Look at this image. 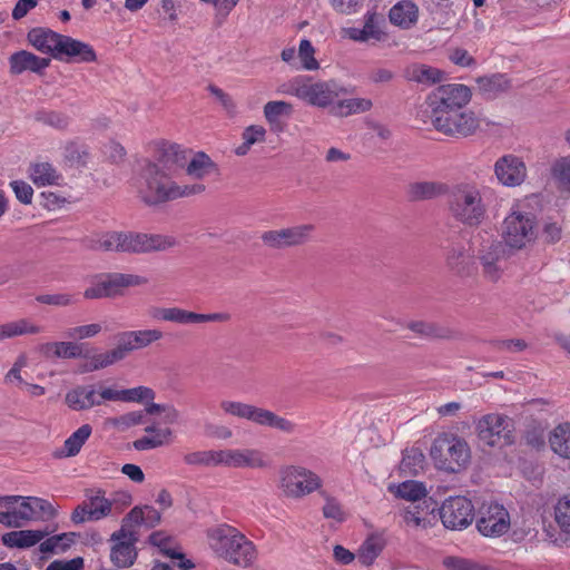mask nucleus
<instances>
[{
    "label": "nucleus",
    "mask_w": 570,
    "mask_h": 570,
    "mask_svg": "<svg viewBox=\"0 0 570 570\" xmlns=\"http://www.w3.org/2000/svg\"><path fill=\"white\" fill-rule=\"evenodd\" d=\"M185 165V149L175 144L165 146L157 161H147L139 174L137 191L140 199L146 205L155 206L203 194L206 186L202 183L179 185L173 179Z\"/></svg>",
    "instance_id": "nucleus-1"
},
{
    "label": "nucleus",
    "mask_w": 570,
    "mask_h": 570,
    "mask_svg": "<svg viewBox=\"0 0 570 570\" xmlns=\"http://www.w3.org/2000/svg\"><path fill=\"white\" fill-rule=\"evenodd\" d=\"M445 207L450 218L464 227H479L488 216V205L481 186L473 180L449 185Z\"/></svg>",
    "instance_id": "nucleus-2"
},
{
    "label": "nucleus",
    "mask_w": 570,
    "mask_h": 570,
    "mask_svg": "<svg viewBox=\"0 0 570 570\" xmlns=\"http://www.w3.org/2000/svg\"><path fill=\"white\" fill-rule=\"evenodd\" d=\"M474 271L488 283H498L504 275L512 250L494 235L476 233L471 242Z\"/></svg>",
    "instance_id": "nucleus-3"
},
{
    "label": "nucleus",
    "mask_w": 570,
    "mask_h": 570,
    "mask_svg": "<svg viewBox=\"0 0 570 570\" xmlns=\"http://www.w3.org/2000/svg\"><path fill=\"white\" fill-rule=\"evenodd\" d=\"M210 549L220 558L239 567H248L256 559V548L236 528L228 524L207 530Z\"/></svg>",
    "instance_id": "nucleus-4"
},
{
    "label": "nucleus",
    "mask_w": 570,
    "mask_h": 570,
    "mask_svg": "<svg viewBox=\"0 0 570 570\" xmlns=\"http://www.w3.org/2000/svg\"><path fill=\"white\" fill-rule=\"evenodd\" d=\"M279 91L295 96L313 107L328 109L330 114L337 99L348 94L345 87L333 79L312 81L307 76L294 77L284 83Z\"/></svg>",
    "instance_id": "nucleus-5"
},
{
    "label": "nucleus",
    "mask_w": 570,
    "mask_h": 570,
    "mask_svg": "<svg viewBox=\"0 0 570 570\" xmlns=\"http://www.w3.org/2000/svg\"><path fill=\"white\" fill-rule=\"evenodd\" d=\"M173 245L174 240L161 235L114 230L104 233L92 239L90 247L96 250L140 254L165 250Z\"/></svg>",
    "instance_id": "nucleus-6"
},
{
    "label": "nucleus",
    "mask_w": 570,
    "mask_h": 570,
    "mask_svg": "<svg viewBox=\"0 0 570 570\" xmlns=\"http://www.w3.org/2000/svg\"><path fill=\"white\" fill-rule=\"evenodd\" d=\"M430 456L438 470L460 473L471 463V449L463 438L453 433H441L431 445Z\"/></svg>",
    "instance_id": "nucleus-7"
},
{
    "label": "nucleus",
    "mask_w": 570,
    "mask_h": 570,
    "mask_svg": "<svg viewBox=\"0 0 570 570\" xmlns=\"http://www.w3.org/2000/svg\"><path fill=\"white\" fill-rule=\"evenodd\" d=\"M537 237L535 216L513 205L501 224V239L512 252L522 250Z\"/></svg>",
    "instance_id": "nucleus-8"
},
{
    "label": "nucleus",
    "mask_w": 570,
    "mask_h": 570,
    "mask_svg": "<svg viewBox=\"0 0 570 570\" xmlns=\"http://www.w3.org/2000/svg\"><path fill=\"white\" fill-rule=\"evenodd\" d=\"M479 440L489 446L503 448L514 443V422L508 415L489 413L475 423Z\"/></svg>",
    "instance_id": "nucleus-9"
},
{
    "label": "nucleus",
    "mask_w": 570,
    "mask_h": 570,
    "mask_svg": "<svg viewBox=\"0 0 570 570\" xmlns=\"http://www.w3.org/2000/svg\"><path fill=\"white\" fill-rule=\"evenodd\" d=\"M19 508L0 511V523L7 528L20 527L22 521H49L57 514L55 507L45 499L21 497Z\"/></svg>",
    "instance_id": "nucleus-10"
},
{
    "label": "nucleus",
    "mask_w": 570,
    "mask_h": 570,
    "mask_svg": "<svg viewBox=\"0 0 570 570\" xmlns=\"http://www.w3.org/2000/svg\"><path fill=\"white\" fill-rule=\"evenodd\" d=\"M147 283L148 279L139 275L124 273L102 274L86 288L83 297L87 299L117 297L122 295L124 288L140 286Z\"/></svg>",
    "instance_id": "nucleus-11"
},
{
    "label": "nucleus",
    "mask_w": 570,
    "mask_h": 570,
    "mask_svg": "<svg viewBox=\"0 0 570 570\" xmlns=\"http://www.w3.org/2000/svg\"><path fill=\"white\" fill-rule=\"evenodd\" d=\"M281 489L288 498H303L322 485L321 478L303 466L289 465L279 471Z\"/></svg>",
    "instance_id": "nucleus-12"
},
{
    "label": "nucleus",
    "mask_w": 570,
    "mask_h": 570,
    "mask_svg": "<svg viewBox=\"0 0 570 570\" xmlns=\"http://www.w3.org/2000/svg\"><path fill=\"white\" fill-rule=\"evenodd\" d=\"M315 226L313 224L294 225L262 233L261 240L267 248L285 249L303 246L312 239Z\"/></svg>",
    "instance_id": "nucleus-13"
},
{
    "label": "nucleus",
    "mask_w": 570,
    "mask_h": 570,
    "mask_svg": "<svg viewBox=\"0 0 570 570\" xmlns=\"http://www.w3.org/2000/svg\"><path fill=\"white\" fill-rule=\"evenodd\" d=\"M440 518L445 528L462 530L474 519V507L465 497H451L440 508Z\"/></svg>",
    "instance_id": "nucleus-14"
},
{
    "label": "nucleus",
    "mask_w": 570,
    "mask_h": 570,
    "mask_svg": "<svg viewBox=\"0 0 570 570\" xmlns=\"http://www.w3.org/2000/svg\"><path fill=\"white\" fill-rule=\"evenodd\" d=\"M114 543L110 549V561L117 568L125 569L131 567L137 559L136 542L137 533L129 529H119L110 535Z\"/></svg>",
    "instance_id": "nucleus-15"
},
{
    "label": "nucleus",
    "mask_w": 570,
    "mask_h": 570,
    "mask_svg": "<svg viewBox=\"0 0 570 570\" xmlns=\"http://www.w3.org/2000/svg\"><path fill=\"white\" fill-rule=\"evenodd\" d=\"M493 170L498 181L505 187L520 186L528 177L525 163L514 154L499 157L494 163Z\"/></svg>",
    "instance_id": "nucleus-16"
},
{
    "label": "nucleus",
    "mask_w": 570,
    "mask_h": 570,
    "mask_svg": "<svg viewBox=\"0 0 570 570\" xmlns=\"http://www.w3.org/2000/svg\"><path fill=\"white\" fill-rule=\"evenodd\" d=\"M509 512L498 503L483 507L476 521V528L484 537H500L509 530Z\"/></svg>",
    "instance_id": "nucleus-17"
},
{
    "label": "nucleus",
    "mask_w": 570,
    "mask_h": 570,
    "mask_svg": "<svg viewBox=\"0 0 570 570\" xmlns=\"http://www.w3.org/2000/svg\"><path fill=\"white\" fill-rule=\"evenodd\" d=\"M449 118L448 122H433L434 128L448 136H462L468 137L475 132V130L480 126V119L474 115L473 111L463 110V108H458V110L449 111L445 115Z\"/></svg>",
    "instance_id": "nucleus-18"
},
{
    "label": "nucleus",
    "mask_w": 570,
    "mask_h": 570,
    "mask_svg": "<svg viewBox=\"0 0 570 570\" xmlns=\"http://www.w3.org/2000/svg\"><path fill=\"white\" fill-rule=\"evenodd\" d=\"M219 465L229 468L262 469L267 465L265 454L257 449L219 450Z\"/></svg>",
    "instance_id": "nucleus-19"
},
{
    "label": "nucleus",
    "mask_w": 570,
    "mask_h": 570,
    "mask_svg": "<svg viewBox=\"0 0 570 570\" xmlns=\"http://www.w3.org/2000/svg\"><path fill=\"white\" fill-rule=\"evenodd\" d=\"M383 16L367 11L364 16V24L362 28L350 27L343 29L344 37L356 42H368L371 40L382 41L386 37L383 26Z\"/></svg>",
    "instance_id": "nucleus-20"
},
{
    "label": "nucleus",
    "mask_w": 570,
    "mask_h": 570,
    "mask_svg": "<svg viewBox=\"0 0 570 570\" xmlns=\"http://www.w3.org/2000/svg\"><path fill=\"white\" fill-rule=\"evenodd\" d=\"M104 401L106 400L101 396V390L98 391L94 384L77 385L65 395L66 405L76 412L100 406Z\"/></svg>",
    "instance_id": "nucleus-21"
},
{
    "label": "nucleus",
    "mask_w": 570,
    "mask_h": 570,
    "mask_svg": "<svg viewBox=\"0 0 570 570\" xmlns=\"http://www.w3.org/2000/svg\"><path fill=\"white\" fill-rule=\"evenodd\" d=\"M445 265L456 276H471L474 272L471 246L468 248L462 243L450 245L445 252Z\"/></svg>",
    "instance_id": "nucleus-22"
},
{
    "label": "nucleus",
    "mask_w": 570,
    "mask_h": 570,
    "mask_svg": "<svg viewBox=\"0 0 570 570\" xmlns=\"http://www.w3.org/2000/svg\"><path fill=\"white\" fill-rule=\"evenodd\" d=\"M57 60L73 63H88L95 62L97 55L91 45L66 36L60 51L57 55Z\"/></svg>",
    "instance_id": "nucleus-23"
},
{
    "label": "nucleus",
    "mask_w": 570,
    "mask_h": 570,
    "mask_svg": "<svg viewBox=\"0 0 570 570\" xmlns=\"http://www.w3.org/2000/svg\"><path fill=\"white\" fill-rule=\"evenodd\" d=\"M471 100V90L462 83L441 85L426 98V101H435L438 107L450 104L451 106H465Z\"/></svg>",
    "instance_id": "nucleus-24"
},
{
    "label": "nucleus",
    "mask_w": 570,
    "mask_h": 570,
    "mask_svg": "<svg viewBox=\"0 0 570 570\" xmlns=\"http://www.w3.org/2000/svg\"><path fill=\"white\" fill-rule=\"evenodd\" d=\"M230 320L232 315L228 312H215L203 314L193 311H187L180 307H171L169 322L179 325H190L203 324L208 322L228 323Z\"/></svg>",
    "instance_id": "nucleus-25"
},
{
    "label": "nucleus",
    "mask_w": 570,
    "mask_h": 570,
    "mask_svg": "<svg viewBox=\"0 0 570 570\" xmlns=\"http://www.w3.org/2000/svg\"><path fill=\"white\" fill-rule=\"evenodd\" d=\"M65 37V35L43 28H35L28 33V39L35 48L41 52L51 55L55 59H57Z\"/></svg>",
    "instance_id": "nucleus-26"
},
{
    "label": "nucleus",
    "mask_w": 570,
    "mask_h": 570,
    "mask_svg": "<svg viewBox=\"0 0 570 570\" xmlns=\"http://www.w3.org/2000/svg\"><path fill=\"white\" fill-rule=\"evenodd\" d=\"M405 80L424 86H432L443 81L445 73L425 63H411L403 70Z\"/></svg>",
    "instance_id": "nucleus-27"
},
{
    "label": "nucleus",
    "mask_w": 570,
    "mask_h": 570,
    "mask_svg": "<svg viewBox=\"0 0 570 570\" xmlns=\"http://www.w3.org/2000/svg\"><path fill=\"white\" fill-rule=\"evenodd\" d=\"M9 63L11 73L20 75L27 70L32 72L42 71L49 66L50 59L40 58L29 51L21 50L10 56Z\"/></svg>",
    "instance_id": "nucleus-28"
},
{
    "label": "nucleus",
    "mask_w": 570,
    "mask_h": 570,
    "mask_svg": "<svg viewBox=\"0 0 570 570\" xmlns=\"http://www.w3.org/2000/svg\"><path fill=\"white\" fill-rule=\"evenodd\" d=\"M390 22L401 29H410L419 19V8L411 0L395 3L389 12Z\"/></svg>",
    "instance_id": "nucleus-29"
},
{
    "label": "nucleus",
    "mask_w": 570,
    "mask_h": 570,
    "mask_svg": "<svg viewBox=\"0 0 570 570\" xmlns=\"http://www.w3.org/2000/svg\"><path fill=\"white\" fill-rule=\"evenodd\" d=\"M101 396L106 401H121V402H142L155 399V392L147 386H137L126 390H116L112 387L101 389Z\"/></svg>",
    "instance_id": "nucleus-30"
},
{
    "label": "nucleus",
    "mask_w": 570,
    "mask_h": 570,
    "mask_svg": "<svg viewBox=\"0 0 570 570\" xmlns=\"http://www.w3.org/2000/svg\"><path fill=\"white\" fill-rule=\"evenodd\" d=\"M49 534L47 530H19L4 533L2 542L9 548H30L40 543Z\"/></svg>",
    "instance_id": "nucleus-31"
},
{
    "label": "nucleus",
    "mask_w": 570,
    "mask_h": 570,
    "mask_svg": "<svg viewBox=\"0 0 570 570\" xmlns=\"http://www.w3.org/2000/svg\"><path fill=\"white\" fill-rule=\"evenodd\" d=\"M219 407L226 415L248 420L257 425L263 410V407L253 404L232 400H222Z\"/></svg>",
    "instance_id": "nucleus-32"
},
{
    "label": "nucleus",
    "mask_w": 570,
    "mask_h": 570,
    "mask_svg": "<svg viewBox=\"0 0 570 570\" xmlns=\"http://www.w3.org/2000/svg\"><path fill=\"white\" fill-rule=\"evenodd\" d=\"M449 185L439 181H415L409 186L407 194L412 200L433 199L446 195Z\"/></svg>",
    "instance_id": "nucleus-33"
},
{
    "label": "nucleus",
    "mask_w": 570,
    "mask_h": 570,
    "mask_svg": "<svg viewBox=\"0 0 570 570\" xmlns=\"http://www.w3.org/2000/svg\"><path fill=\"white\" fill-rule=\"evenodd\" d=\"M373 102L368 98H347L337 99L331 115L335 117H348L356 114H363L371 110Z\"/></svg>",
    "instance_id": "nucleus-34"
},
{
    "label": "nucleus",
    "mask_w": 570,
    "mask_h": 570,
    "mask_svg": "<svg viewBox=\"0 0 570 570\" xmlns=\"http://www.w3.org/2000/svg\"><path fill=\"white\" fill-rule=\"evenodd\" d=\"M92 428L90 424H82L63 443V449L56 452L57 458H71L77 455L86 441L90 438Z\"/></svg>",
    "instance_id": "nucleus-35"
},
{
    "label": "nucleus",
    "mask_w": 570,
    "mask_h": 570,
    "mask_svg": "<svg viewBox=\"0 0 570 570\" xmlns=\"http://www.w3.org/2000/svg\"><path fill=\"white\" fill-rule=\"evenodd\" d=\"M549 443L556 454L570 459V422L557 425L550 433Z\"/></svg>",
    "instance_id": "nucleus-36"
},
{
    "label": "nucleus",
    "mask_w": 570,
    "mask_h": 570,
    "mask_svg": "<svg viewBox=\"0 0 570 570\" xmlns=\"http://www.w3.org/2000/svg\"><path fill=\"white\" fill-rule=\"evenodd\" d=\"M43 328L28 318L0 324V341L27 334H39Z\"/></svg>",
    "instance_id": "nucleus-37"
},
{
    "label": "nucleus",
    "mask_w": 570,
    "mask_h": 570,
    "mask_svg": "<svg viewBox=\"0 0 570 570\" xmlns=\"http://www.w3.org/2000/svg\"><path fill=\"white\" fill-rule=\"evenodd\" d=\"M258 425L275 429L284 434H294L297 430V424L275 412L264 409L258 421Z\"/></svg>",
    "instance_id": "nucleus-38"
},
{
    "label": "nucleus",
    "mask_w": 570,
    "mask_h": 570,
    "mask_svg": "<svg viewBox=\"0 0 570 570\" xmlns=\"http://www.w3.org/2000/svg\"><path fill=\"white\" fill-rule=\"evenodd\" d=\"M184 168H186V173L190 177L195 179H203L216 169V165L209 156L200 151L194 155L189 161L186 158V165Z\"/></svg>",
    "instance_id": "nucleus-39"
},
{
    "label": "nucleus",
    "mask_w": 570,
    "mask_h": 570,
    "mask_svg": "<svg viewBox=\"0 0 570 570\" xmlns=\"http://www.w3.org/2000/svg\"><path fill=\"white\" fill-rule=\"evenodd\" d=\"M430 507L424 502H413L403 511L405 523L413 528H426L430 515Z\"/></svg>",
    "instance_id": "nucleus-40"
},
{
    "label": "nucleus",
    "mask_w": 570,
    "mask_h": 570,
    "mask_svg": "<svg viewBox=\"0 0 570 570\" xmlns=\"http://www.w3.org/2000/svg\"><path fill=\"white\" fill-rule=\"evenodd\" d=\"M173 440V431L164 428V431L157 432V435H144L132 442V446L137 451H148L167 445Z\"/></svg>",
    "instance_id": "nucleus-41"
},
{
    "label": "nucleus",
    "mask_w": 570,
    "mask_h": 570,
    "mask_svg": "<svg viewBox=\"0 0 570 570\" xmlns=\"http://www.w3.org/2000/svg\"><path fill=\"white\" fill-rule=\"evenodd\" d=\"M30 177L37 186L57 184L59 175L49 163L35 164L30 168Z\"/></svg>",
    "instance_id": "nucleus-42"
},
{
    "label": "nucleus",
    "mask_w": 570,
    "mask_h": 570,
    "mask_svg": "<svg viewBox=\"0 0 570 570\" xmlns=\"http://www.w3.org/2000/svg\"><path fill=\"white\" fill-rule=\"evenodd\" d=\"M88 501L89 518L94 521H98L111 512L112 504L102 495L100 490L96 491L92 495H88Z\"/></svg>",
    "instance_id": "nucleus-43"
},
{
    "label": "nucleus",
    "mask_w": 570,
    "mask_h": 570,
    "mask_svg": "<svg viewBox=\"0 0 570 570\" xmlns=\"http://www.w3.org/2000/svg\"><path fill=\"white\" fill-rule=\"evenodd\" d=\"M551 176L561 188L570 191V155L559 157L553 161Z\"/></svg>",
    "instance_id": "nucleus-44"
},
{
    "label": "nucleus",
    "mask_w": 570,
    "mask_h": 570,
    "mask_svg": "<svg viewBox=\"0 0 570 570\" xmlns=\"http://www.w3.org/2000/svg\"><path fill=\"white\" fill-rule=\"evenodd\" d=\"M73 535V533H61L47 538L45 541L41 540L39 550L42 553L63 552L72 544Z\"/></svg>",
    "instance_id": "nucleus-45"
},
{
    "label": "nucleus",
    "mask_w": 570,
    "mask_h": 570,
    "mask_svg": "<svg viewBox=\"0 0 570 570\" xmlns=\"http://www.w3.org/2000/svg\"><path fill=\"white\" fill-rule=\"evenodd\" d=\"M479 89L489 96H494L498 92L504 91L509 88V80L503 75H493L491 77H480L478 79Z\"/></svg>",
    "instance_id": "nucleus-46"
},
{
    "label": "nucleus",
    "mask_w": 570,
    "mask_h": 570,
    "mask_svg": "<svg viewBox=\"0 0 570 570\" xmlns=\"http://www.w3.org/2000/svg\"><path fill=\"white\" fill-rule=\"evenodd\" d=\"M184 462L188 465H219V450L195 451L187 453L184 456Z\"/></svg>",
    "instance_id": "nucleus-47"
},
{
    "label": "nucleus",
    "mask_w": 570,
    "mask_h": 570,
    "mask_svg": "<svg viewBox=\"0 0 570 570\" xmlns=\"http://www.w3.org/2000/svg\"><path fill=\"white\" fill-rule=\"evenodd\" d=\"M130 333L131 342L136 350L146 348L153 343L160 341L164 336L163 332L157 328L137 330L130 331Z\"/></svg>",
    "instance_id": "nucleus-48"
},
{
    "label": "nucleus",
    "mask_w": 570,
    "mask_h": 570,
    "mask_svg": "<svg viewBox=\"0 0 570 570\" xmlns=\"http://www.w3.org/2000/svg\"><path fill=\"white\" fill-rule=\"evenodd\" d=\"M293 106L283 100L268 101L264 106V116L269 124H276L283 116H291Z\"/></svg>",
    "instance_id": "nucleus-49"
},
{
    "label": "nucleus",
    "mask_w": 570,
    "mask_h": 570,
    "mask_svg": "<svg viewBox=\"0 0 570 570\" xmlns=\"http://www.w3.org/2000/svg\"><path fill=\"white\" fill-rule=\"evenodd\" d=\"M397 494L412 503L420 502L421 499L426 497V489L422 482L405 481L399 485Z\"/></svg>",
    "instance_id": "nucleus-50"
},
{
    "label": "nucleus",
    "mask_w": 570,
    "mask_h": 570,
    "mask_svg": "<svg viewBox=\"0 0 570 570\" xmlns=\"http://www.w3.org/2000/svg\"><path fill=\"white\" fill-rule=\"evenodd\" d=\"M383 550L379 539L370 538L361 547L357 559L363 566H371Z\"/></svg>",
    "instance_id": "nucleus-51"
},
{
    "label": "nucleus",
    "mask_w": 570,
    "mask_h": 570,
    "mask_svg": "<svg viewBox=\"0 0 570 570\" xmlns=\"http://www.w3.org/2000/svg\"><path fill=\"white\" fill-rule=\"evenodd\" d=\"M315 50L312 42L307 39H302L298 47V58L302 68L305 70H316L320 67L318 61L314 57Z\"/></svg>",
    "instance_id": "nucleus-52"
},
{
    "label": "nucleus",
    "mask_w": 570,
    "mask_h": 570,
    "mask_svg": "<svg viewBox=\"0 0 570 570\" xmlns=\"http://www.w3.org/2000/svg\"><path fill=\"white\" fill-rule=\"evenodd\" d=\"M36 301L41 304L66 307L76 304L78 298L76 295L70 293H55L38 295Z\"/></svg>",
    "instance_id": "nucleus-53"
},
{
    "label": "nucleus",
    "mask_w": 570,
    "mask_h": 570,
    "mask_svg": "<svg viewBox=\"0 0 570 570\" xmlns=\"http://www.w3.org/2000/svg\"><path fill=\"white\" fill-rule=\"evenodd\" d=\"M35 119L57 129H65L69 124L68 117L57 111L39 110Z\"/></svg>",
    "instance_id": "nucleus-54"
},
{
    "label": "nucleus",
    "mask_w": 570,
    "mask_h": 570,
    "mask_svg": "<svg viewBox=\"0 0 570 570\" xmlns=\"http://www.w3.org/2000/svg\"><path fill=\"white\" fill-rule=\"evenodd\" d=\"M102 327L99 323H91L70 327L66 331V336L72 340H86L98 335Z\"/></svg>",
    "instance_id": "nucleus-55"
},
{
    "label": "nucleus",
    "mask_w": 570,
    "mask_h": 570,
    "mask_svg": "<svg viewBox=\"0 0 570 570\" xmlns=\"http://www.w3.org/2000/svg\"><path fill=\"white\" fill-rule=\"evenodd\" d=\"M563 229L561 223L547 219L542 224L541 238L547 244H556L561 240Z\"/></svg>",
    "instance_id": "nucleus-56"
},
{
    "label": "nucleus",
    "mask_w": 570,
    "mask_h": 570,
    "mask_svg": "<svg viewBox=\"0 0 570 570\" xmlns=\"http://www.w3.org/2000/svg\"><path fill=\"white\" fill-rule=\"evenodd\" d=\"M556 521L563 531L570 533V495L559 499L556 505Z\"/></svg>",
    "instance_id": "nucleus-57"
},
{
    "label": "nucleus",
    "mask_w": 570,
    "mask_h": 570,
    "mask_svg": "<svg viewBox=\"0 0 570 570\" xmlns=\"http://www.w3.org/2000/svg\"><path fill=\"white\" fill-rule=\"evenodd\" d=\"M130 335V331L121 332L118 335L117 345L111 350L118 362L125 360L130 353L136 351Z\"/></svg>",
    "instance_id": "nucleus-58"
},
{
    "label": "nucleus",
    "mask_w": 570,
    "mask_h": 570,
    "mask_svg": "<svg viewBox=\"0 0 570 570\" xmlns=\"http://www.w3.org/2000/svg\"><path fill=\"white\" fill-rule=\"evenodd\" d=\"M117 362L118 361L115 357L111 350L105 353L95 354L89 358V363L85 368V372H94L101 368H106Z\"/></svg>",
    "instance_id": "nucleus-59"
},
{
    "label": "nucleus",
    "mask_w": 570,
    "mask_h": 570,
    "mask_svg": "<svg viewBox=\"0 0 570 570\" xmlns=\"http://www.w3.org/2000/svg\"><path fill=\"white\" fill-rule=\"evenodd\" d=\"M429 107V115L431 118V122H448L449 118L445 117L446 112L455 111L458 108H463L464 106H451L450 104L442 105L438 107L435 101H426Z\"/></svg>",
    "instance_id": "nucleus-60"
},
{
    "label": "nucleus",
    "mask_w": 570,
    "mask_h": 570,
    "mask_svg": "<svg viewBox=\"0 0 570 570\" xmlns=\"http://www.w3.org/2000/svg\"><path fill=\"white\" fill-rule=\"evenodd\" d=\"M82 356L81 345L73 342H57V351L55 357L58 358H77Z\"/></svg>",
    "instance_id": "nucleus-61"
},
{
    "label": "nucleus",
    "mask_w": 570,
    "mask_h": 570,
    "mask_svg": "<svg viewBox=\"0 0 570 570\" xmlns=\"http://www.w3.org/2000/svg\"><path fill=\"white\" fill-rule=\"evenodd\" d=\"M10 187L12 188L17 199L20 203L24 205L31 204L33 197V189L28 183L23 180H12L10 183Z\"/></svg>",
    "instance_id": "nucleus-62"
},
{
    "label": "nucleus",
    "mask_w": 570,
    "mask_h": 570,
    "mask_svg": "<svg viewBox=\"0 0 570 570\" xmlns=\"http://www.w3.org/2000/svg\"><path fill=\"white\" fill-rule=\"evenodd\" d=\"M325 500L326 502L323 507L324 517L327 519H333L335 521L342 522L345 519V513L338 501L330 495H326Z\"/></svg>",
    "instance_id": "nucleus-63"
},
{
    "label": "nucleus",
    "mask_w": 570,
    "mask_h": 570,
    "mask_svg": "<svg viewBox=\"0 0 570 570\" xmlns=\"http://www.w3.org/2000/svg\"><path fill=\"white\" fill-rule=\"evenodd\" d=\"M83 559L81 557L71 560H55L46 570H82Z\"/></svg>",
    "instance_id": "nucleus-64"
}]
</instances>
